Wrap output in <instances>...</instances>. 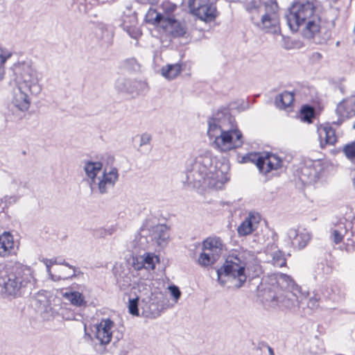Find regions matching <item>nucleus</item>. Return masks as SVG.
<instances>
[{
	"mask_svg": "<svg viewBox=\"0 0 355 355\" xmlns=\"http://www.w3.org/2000/svg\"><path fill=\"white\" fill-rule=\"evenodd\" d=\"M229 170L227 163L218 160L210 151H205L196 157L187 178L194 187L220 189L229 180Z\"/></svg>",
	"mask_w": 355,
	"mask_h": 355,
	"instance_id": "obj_1",
	"label": "nucleus"
},
{
	"mask_svg": "<svg viewBox=\"0 0 355 355\" xmlns=\"http://www.w3.org/2000/svg\"><path fill=\"white\" fill-rule=\"evenodd\" d=\"M11 70L16 85L12 92L11 103L19 110L26 112L30 107L31 96H37L42 91L40 74L30 60L16 62Z\"/></svg>",
	"mask_w": 355,
	"mask_h": 355,
	"instance_id": "obj_2",
	"label": "nucleus"
},
{
	"mask_svg": "<svg viewBox=\"0 0 355 355\" xmlns=\"http://www.w3.org/2000/svg\"><path fill=\"white\" fill-rule=\"evenodd\" d=\"M268 286L264 288L263 302L268 309L277 306L293 309L300 304V289L294 280L284 273L268 277Z\"/></svg>",
	"mask_w": 355,
	"mask_h": 355,
	"instance_id": "obj_3",
	"label": "nucleus"
},
{
	"mask_svg": "<svg viewBox=\"0 0 355 355\" xmlns=\"http://www.w3.org/2000/svg\"><path fill=\"white\" fill-rule=\"evenodd\" d=\"M207 134L216 148L227 152L243 145V135L227 112H218L208 121Z\"/></svg>",
	"mask_w": 355,
	"mask_h": 355,
	"instance_id": "obj_4",
	"label": "nucleus"
},
{
	"mask_svg": "<svg viewBox=\"0 0 355 355\" xmlns=\"http://www.w3.org/2000/svg\"><path fill=\"white\" fill-rule=\"evenodd\" d=\"M292 31H300L306 38H313L320 30V17L312 1L293 4L286 15Z\"/></svg>",
	"mask_w": 355,
	"mask_h": 355,
	"instance_id": "obj_5",
	"label": "nucleus"
},
{
	"mask_svg": "<svg viewBox=\"0 0 355 355\" xmlns=\"http://www.w3.org/2000/svg\"><path fill=\"white\" fill-rule=\"evenodd\" d=\"M33 270L28 266L16 264L10 272L0 270V293L18 297L31 290L35 284Z\"/></svg>",
	"mask_w": 355,
	"mask_h": 355,
	"instance_id": "obj_6",
	"label": "nucleus"
},
{
	"mask_svg": "<svg viewBox=\"0 0 355 355\" xmlns=\"http://www.w3.org/2000/svg\"><path fill=\"white\" fill-rule=\"evenodd\" d=\"M85 180L92 191L101 194L107 193L112 189L119 179V172L116 168L109 171L103 169L100 162L85 161L83 164Z\"/></svg>",
	"mask_w": 355,
	"mask_h": 355,
	"instance_id": "obj_7",
	"label": "nucleus"
},
{
	"mask_svg": "<svg viewBox=\"0 0 355 355\" xmlns=\"http://www.w3.org/2000/svg\"><path fill=\"white\" fill-rule=\"evenodd\" d=\"M245 10L252 15V19L255 20L260 16V26L266 32L277 34L280 31L278 6L276 1L270 2L257 0H241Z\"/></svg>",
	"mask_w": 355,
	"mask_h": 355,
	"instance_id": "obj_8",
	"label": "nucleus"
},
{
	"mask_svg": "<svg viewBox=\"0 0 355 355\" xmlns=\"http://www.w3.org/2000/svg\"><path fill=\"white\" fill-rule=\"evenodd\" d=\"M246 261L242 254L229 255L223 265L217 270L218 281L223 286L239 288L245 282Z\"/></svg>",
	"mask_w": 355,
	"mask_h": 355,
	"instance_id": "obj_9",
	"label": "nucleus"
},
{
	"mask_svg": "<svg viewBox=\"0 0 355 355\" xmlns=\"http://www.w3.org/2000/svg\"><path fill=\"white\" fill-rule=\"evenodd\" d=\"M137 295L140 299V308L143 314L146 316L156 317L159 315V299L162 296V293H154L152 292L150 285L141 281L137 284Z\"/></svg>",
	"mask_w": 355,
	"mask_h": 355,
	"instance_id": "obj_10",
	"label": "nucleus"
},
{
	"mask_svg": "<svg viewBox=\"0 0 355 355\" xmlns=\"http://www.w3.org/2000/svg\"><path fill=\"white\" fill-rule=\"evenodd\" d=\"M146 20L153 25L159 26L173 37H180L186 33L187 28L184 23L176 20L173 17L160 14L155 9L148 10Z\"/></svg>",
	"mask_w": 355,
	"mask_h": 355,
	"instance_id": "obj_11",
	"label": "nucleus"
},
{
	"mask_svg": "<svg viewBox=\"0 0 355 355\" xmlns=\"http://www.w3.org/2000/svg\"><path fill=\"white\" fill-rule=\"evenodd\" d=\"M189 0L188 5L191 12L205 22H211L216 19L218 11L216 6L217 0Z\"/></svg>",
	"mask_w": 355,
	"mask_h": 355,
	"instance_id": "obj_12",
	"label": "nucleus"
},
{
	"mask_svg": "<svg viewBox=\"0 0 355 355\" xmlns=\"http://www.w3.org/2000/svg\"><path fill=\"white\" fill-rule=\"evenodd\" d=\"M248 159L254 162L259 171L262 173L267 174L272 170H277L282 166V160L280 157L275 154L266 153L250 154Z\"/></svg>",
	"mask_w": 355,
	"mask_h": 355,
	"instance_id": "obj_13",
	"label": "nucleus"
},
{
	"mask_svg": "<svg viewBox=\"0 0 355 355\" xmlns=\"http://www.w3.org/2000/svg\"><path fill=\"white\" fill-rule=\"evenodd\" d=\"M40 305L38 306V311L40 312L42 318L45 320H51L56 315L60 313L61 310V314L64 318L67 320H71L73 317L72 314L65 316L64 311L66 310L62 309L58 304H56L55 301L53 303L49 299L44 297V300H38Z\"/></svg>",
	"mask_w": 355,
	"mask_h": 355,
	"instance_id": "obj_14",
	"label": "nucleus"
},
{
	"mask_svg": "<svg viewBox=\"0 0 355 355\" xmlns=\"http://www.w3.org/2000/svg\"><path fill=\"white\" fill-rule=\"evenodd\" d=\"M286 238L293 246L304 248L311 239V233L304 228H290L286 233Z\"/></svg>",
	"mask_w": 355,
	"mask_h": 355,
	"instance_id": "obj_15",
	"label": "nucleus"
},
{
	"mask_svg": "<svg viewBox=\"0 0 355 355\" xmlns=\"http://www.w3.org/2000/svg\"><path fill=\"white\" fill-rule=\"evenodd\" d=\"M95 337L102 345H106L111 341L114 322L109 318L102 319L94 325Z\"/></svg>",
	"mask_w": 355,
	"mask_h": 355,
	"instance_id": "obj_16",
	"label": "nucleus"
},
{
	"mask_svg": "<svg viewBox=\"0 0 355 355\" xmlns=\"http://www.w3.org/2000/svg\"><path fill=\"white\" fill-rule=\"evenodd\" d=\"M149 236L159 246L164 247L166 245L169 235L167 227L164 225L157 224L149 230Z\"/></svg>",
	"mask_w": 355,
	"mask_h": 355,
	"instance_id": "obj_17",
	"label": "nucleus"
},
{
	"mask_svg": "<svg viewBox=\"0 0 355 355\" xmlns=\"http://www.w3.org/2000/svg\"><path fill=\"white\" fill-rule=\"evenodd\" d=\"M21 186V182L15 178H12L7 181L4 185V191L6 194L3 198L8 203L16 202L19 197L17 195L18 191Z\"/></svg>",
	"mask_w": 355,
	"mask_h": 355,
	"instance_id": "obj_18",
	"label": "nucleus"
},
{
	"mask_svg": "<svg viewBox=\"0 0 355 355\" xmlns=\"http://www.w3.org/2000/svg\"><path fill=\"white\" fill-rule=\"evenodd\" d=\"M121 26L130 37L135 40H138L142 34L137 25V17L134 15L125 16L123 19Z\"/></svg>",
	"mask_w": 355,
	"mask_h": 355,
	"instance_id": "obj_19",
	"label": "nucleus"
},
{
	"mask_svg": "<svg viewBox=\"0 0 355 355\" xmlns=\"http://www.w3.org/2000/svg\"><path fill=\"white\" fill-rule=\"evenodd\" d=\"M336 113L342 118L355 115V96H352L341 101L337 106Z\"/></svg>",
	"mask_w": 355,
	"mask_h": 355,
	"instance_id": "obj_20",
	"label": "nucleus"
},
{
	"mask_svg": "<svg viewBox=\"0 0 355 355\" xmlns=\"http://www.w3.org/2000/svg\"><path fill=\"white\" fill-rule=\"evenodd\" d=\"M259 222V215L250 214L248 216L238 227V234L240 236H246L251 234L256 229Z\"/></svg>",
	"mask_w": 355,
	"mask_h": 355,
	"instance_id": "obj_21",
	"label": "nucleus"
},
{
	"mask_svg": "<svg viewBox=\"0 0 355 355\" xmlns=\"http://www.w3.org/2000/svg\"><path fill=\"white\" fill-rule=\"evenodd\" d=\"M320 146L334 145L336 142L335 130L328 125L321 126L318 130Z\"/></svg>",
	"mask_w": 355,
	"mask_h": 355,
	"instance_id": "obj_22",
	"label": "nucleus"
},
{
	"mask_svg": "<svg viewBox=\"0 0 355 355\" xmlns=\"http://www.w3.org/2000/svg\"><path fill=\"white\" fill-rule=\"evenodd\" d=\"M15 243L12 236L9 232L0 235V257H6L14 252Z\"/></svg>",
	"mask_w": 355,
	"mask_h": 355,
	"instance_id": "obj_23",
	"label": "nucleus"
},
{
	"mask_svg": "<svg viewBox=\"0 0 355 355\" xmlns=\"http://www.w3.org/2000/svg\"><path fill=\"white\" fill-rule=\"evenodd\" d=\"M223 244L221 239L216 236H210L202 242V250H206L214 255L220 256Z\"/></svg>",
	"mask_w": 355,
	"mask_h": 355,
	"instance_id": "obj_24",
	"label": "nucleus"
},
{
	"mask_svg": "<svg viewBox=\"0 0 355 355\" xmlns=\"http://www.w3.org/2000/svg\"><path fill=\"white\" fill-rule=\"evenodd\" d=\"M62 296L73 306L80 307L87 305L84 295L78 291H67L62 293Z\"/></svg>",
	"mask_w": 355,
	"mask_h": 355,
	"instance_id": "obj_25",
	"label": "nucleus"
},
{
	"mask_svg": "<svg viewBox=\"0 0 355 355\" xmlns=\"http://www.w3.org/2000/svg\"><path fill=\"white\" fill-rule=\"evenodd\" d=\"M182 71L180 64H168L161 69V74L166 79L171 80L178 77Z\"/></svg>",
	"mask_w": 355,
	"mask_h": 355,
	"instance_id": "obj_26",
	"label": "nucleus"
},
{
	"mask_svg": "<svg viewBox=\"0 0 355 355\" xmlns=\"http://www.w3.org/2000/svg\"><path fill=\"white\" fill-rule=\"evenodd\" d=\"M141 265L139 263L135 265L137 270L144 268L147 270H153L155 268V263L158 261V258L153 254L147 253L140 257Z\"/></svg>",
	"mask_w": 355,
	"mask_h": 355,
	"instance_id": "obj_27",
	"label": "nucleus"
},
{
	"mask_svg": "<svg viewBox=\"0 0 355 355\" xmlns=\"http://www.w3.org/2000/svg\"><path fill=\"white\" fill-rule=\"evenodd\" d=\"M319 178V173L315 168L311 166H304L302 168L300 179L307 184L315 182Z\"/></svg>",
	"mask_w": 355,
	"mask_h": 355,
	"instance_id": "obj_28",
	"label": "nucleus"
},
{
	"mask_svg": "<svg viewBox=\"0 0 355 355\" xmlns=\"http://www.w3.org/2000/svg\"><path fill=\"white\" fill-rule=\"evenodd\" d=\"M135 83L125 77L118 78L115 82V88L121 92L132 93L135 90Z\"/></svg>",
	"mask_w": 355,
	"mask_h": 355,
	"instance_id": "obj_29",
	"label": "nucleus"
},
{
	"mask_svg": "<svg viewBox=\"0 0 355 355\" xmlns=\"http://www.w3.org/2000/svg\"><path fill=\"white\" fill-rule=\"evenodd\" d=\"M12 55V53L8 49L0 46V83L4 79L6 74L5 64Z\"/></svg>",
	"mask_w": 355,
	"mask_h": 355,
	"instance_id": "obj_30",
	"label": "nucleus"
},
{
	"mask_svg": "<svg viewBox=\"0 0 355 355\" xmlns=\"http://www.w3.org/2000/svg\"><path fill=\"white\" fill-rule=\"evenodd\" d=\"M293 94L288 92H284L277 96L275 103L278 107L281 109H286L293 103Z\"/></svg>",
	"mask_w": 355,
	"mask_h": 355,
	"instance_id": "obj_31",
	"label": "nucleus"
},
{
	"mask_svg": "<svg viewBox=\"0 0 355 355\" xmlns=\"http://www.w3.org/2000/svg\"><path fill=\"white\" fill-rule=\"evenodd\" d=\"M218 257V256L214 255L209 252L202 250L198 259V263L203 267L211 266L217 261Z\"/></svg>",
	"mask_w": 355,
	"mask_h": 355,
	"instance_id": "obj_32",
	"label": "nucleus"
},
{
	"mask_svg": "<svg viewBox=\"0 0 355 355\" xmlns=\"http://www.w3.org/2000/svg\"><path fill=\"white\" fill-rule=\"evenodd\" d=\"M347 228L343 223H340L335 228L331 230V235L333 241L336 244L340 243L344 237V235L347 234Z\"/></svg>",
	"mask_w": 355,
	"mask_h": 355,
	"instance_id": "obj_33",
	"label": "nucleus"
},
{
	"mask_svg": "<svg viewBox=\"0 0 355 355\" xmlns=\"http://www.w3.org/2000/svg\"><path fill=\"white\" fill-rule=\"evenodd\" d=\"M271 263L276 267H282L286 265V259L284 253L280 250H276L271 254Z\"/></svg>",
	"mask_w": 355,
	"mask_h": 355,
	"instance_id": "obj_34",
	"label": "nucleus"
},
{
	"mask_svg": "<svg viewBox=\"0 0 355 355\" xmlns=\"http://www.w3.org/2000/svg\"><path fill=\"white\" fill-rule=\"evenodd\" d=\"M68 268H63L61 270V274L57 277H55V280L62 279H68L75 276L76 270L73 267L69 266L68 263H64Z\"/></svg>",
	"mask_w": 355,
	"mask_h": 355,
	"instance_id": "obj_35",
	"label": "nucleus"
},
{
	"mask_svg": "<svg viewBox=\"0 0 355 355\" xmlns=\"http://www.w3.org/2000/svg\"><path fill=\"white\" fill-rule=\"evenodd\" d=\"M140 299L137 297L130 299L128 302V311L129 313L133 315H139V306H140V303L139 302Z\"/></svg>",
	"mask_w": 355,
	"mask_h": 355,
	"instance_id": "obj_36",
	"label": "nucleus"
},
{
	"mask_svg": "<svg viewBox=\"0 0 355 355\" xmlns=\"http://www.w3.org/2000/svg\"><path fill=\"white\" fill-rule=\"evenodd\" d=\"M152 140V135L149 133L145 132L141 135L139 139V144L137 150L143 153V148L144 146L150 144Z\"/></svg>",
	"mask_w": 355,
	"mask_h": 355,
	"instance_id": "obj_37",
	"label": "nucleus"
},
{
	"mask_svg": "<svg viewBox=\"0 0 355 355\" xmlns=\"http://www.w3.org/2000/svg\"><path fill=\"white\" fill-rule=\"evenodd\" d=\"M345 156L352 162H355V142L346 145L343 148Z\"/></svg>",
	"mask_w": 355,
	"mask_h": 355,
	"instance_id": "obj_38",
	"label": "nucleus"
},
{
	"mask_svg": "<svg viewBox=\"0 0 355 355\" xmlns=\"http://www.w3.org/2000/svg\"><path fill=\"white\" fill-rule=\"evenodd\" d=\"M313 110L310 107H304L302 110L301 117L304 121L310 122L311 119L313 116Z\"/></svg>",
	"mask_w": 355,
	"mask_h": 355,
	"instance_id": "obj_39",
	"label": "nucleus"
},
{
	"mask_svg": "<svg viewBox=\"0 0 355 355\" xmlns=\"http://www.w3.org/2000/svg\"><path fill=\"white\" fill-rule=\"evenodd\" d=\"M162 9L164 10L163 13L159 12L162 15H166V16L171 17V13L173 12L176 9V6L170 2H164L162 5Z\"/></svg>",
	"mask_w": 355,
	"mask_h": 355,
	"instance_id": "obj_40",
	"label": "nucleus"
},
{
	"mask_svg": "<svg viewBox=\"0 0 355 355\" xmlns=\"http://www.w3.org/2000/svg\"><path fill=\"white\" fill-rule=\"evenodd\" d=\"M168 290L170 291L171 294L174 297L175 301L177 302L181 296V292H180L179 288L178 286L173 285V286H170L168 287Z\"/></svg>",
	"mask_w": 355,
	"mask_h": 355,
	"instance_id": "obj_41",
	"label": "nucleus"
},
{
	"mask_svg": "<svg viewBox=\"0 0 355 355\" xmlns=\"http://www.w3.org/2000/svg\"><path fill=\"white\" fill-rule=\"evenodd\" d=\"M43 262H44V263L45 264V266H46V271H47V272L49 273V276H51V279H52L53 280H55V276H54V275H53L51 274V272L50 267H51L52 265H53V264L56 263V261H55V260H53V259H44V260H43Z\"/></svg>",
	"mask_w": 355,
	"mask_h": 355,
	"instance_id": "obj_42",
	"label": "nucleus"
},
{
	"mask_svg": "<svg viewBox=\"0 0 355 355\" xmlns=\"http://www.w3.org/2000/svg\"><path fill=\"white\" fill-rule=\"evenodd\" d=\"M318 298L317 297H311L308 302V306L311 309H315L318 306Z\"/></svg>",
	"mask_w": 355,
	"mask_h": 355,
	"instance_id": "obj_43",
	"label": "nucleus"
},
{
	"mask_svg": "<svg viewBox=\"0 0 355 355\" xmlns=\"http://www.w3.org/2000/svg\"><path fill=\"white\" fill-rule=\"evenodd\" d=\"M138 2L141 3H153V2H150L149 0H137Z\"/></svg>",
	"mask_w": 355,
	"mask_h": 355,
	"instance_id": "obj_44",
	"label": "nucleus"
},
{
	"mask_svg": "<svg viewBox=\"0 0 355 355\" xmlns=\"http://www.w3.org/2000/svg\"><path fill=\"white\" fill-rule=\"evenodd\" d=\"M268 350H269V352H270V354L271 355H274L273 351H272V348H271V347H269V348H268Z\"/></svg>",
	"mask_w": 355,
	"mask_h": 355,
	"instance_id": "obj_45",
	"label": "nucleus"
},
{
	"mask_svg": "<svg viewBox=\"0 0 355 355\" xmlns=\"http://www.w3.org/2000/svg\"><path fill=\"white\" fill-rule=\"evenodd\" d=\"M354 243V241H352L351 243H348L347 245V246H349V245L352 246Z\"/></svg>",
	"mask_w": 355,
	"mask_h": 355,
	"instance_id": "obj_46",
	"label": "nucleus"
},
{
	"mask_svg": "<svg viewBox=\"0 0 355 355\" xmlns=\"http://www.w3.org/2000/svg\"><path fill=\"white\" fill-rule=\"evenodd\" d=\"M141 240H145V238L140 237Z\"/></svg>",
	"mask_w": 355,
	"mask_h": 355,
	"instance_id": "obj_47",
	"label": "nucleus"
},
{
	"mask_svg": "<svg viewBox=\"0 0 355 355\" xmlns=\"http://www.w3.org/2000/svg\"><path fill=\"white\" fill-rule=\"evenodd\" d=\"M139 248H144V246H139Z\"/></svg>",
	"mask_w": 355,
	"mask_h": 355,
	"instance_id": "obj_48",
	"label": "nucleus"
},
{
	"mask_svg": "<svg viewBox=\"0 0 355 355\" xmlns=\"http://www.w3.org/2000/svg\"><path fill=\"white\" fill-rule=\"evenodd\" d=\"M347 241H352V239L350 238H348Z\"/></svg>",
	"mask_w": 355,
	"mask_h": 355,
	"instance_id": "obj_49",
	"label": "nucleus"
},
{
	"mask_svg": "<svg viewBox=\"0 0 355 355\" xmlns=\"http://www.w3.org/2000/svg\"><path fill=\"white\" fill-rule=\"evenodd\" d=\"M270 0H268L267 1H268V2H270ZM273 1H275V0H273Z\"/></svg>",
	"mask_w": 355,
	"mask_h": 355,
	"instance_id": "obj_50",
	"label": "nucleus"
}]
</instances>
